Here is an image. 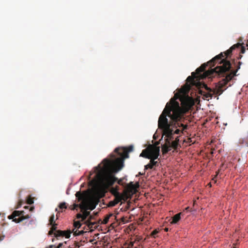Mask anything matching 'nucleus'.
I'll list each match as a JSON object with an SVG mask.
<instances>
[{"instance_id":"f257e3e1","label":"nucleus","mask_w":248,"mask_h":248,"mask_svg":"<svg viewBox=\"0 0 248 248\" xmlns=\"http://www.w3.org/2000/svg\"><path fill=\"white\" fill-rule=\"evenodd\" d=\"M197 78L196 74L194 72L192 73L191 76L187 78L185 86L167 103L159 117L158 126L162 129L163 135L165 136V143L162 146L163 154H167L172 149L176 150L181 147L179 138L184 131L188 128L187 124L182 123L184 115L193 105L192 100L188 96H182V94L187 93L191 86L195 85V78Z\"/></svg>"},{"instance_id":"f03ea898","label":"nucleus","mask_w":248,"mask_h":248,"mask_svg":"<svg viewBox=\"0 0 248 248\" xmlns=\"http://www.w3.org/2000/svg\"><path fill=\"white\" fill-rule=\"evenodd\" d=\"M133 146L127 147H118L115 149V154L110 155V158L103 159V166L99 164L94 168L95 178L91 182L94 193L100 195L114 183L117 181L120 185L123 186V179L118 180L113 173L120 171L124 167V160L129 157L128 153L133 150Z\"/></svg>"},{"instance_id":"7ed1b4c3","label":"nucleus","mask_w":248,"mask_h":248,"mask_svg":"<svg viewBox=\"0 0 248 248\" xmlns=\"http://www.w3.org/2000/svg\"><path fill=\"white\" fill-rule=\"evenodd\" d=\"M219 64H223L220 66H217L214 68H211L207 71L208 76L211 77L215 76H220L225 77L220 80L218 83L217 90L216 91L212 90L211 88L208 87L206 84H204L203 86L205 89L207 91L208 93H204L202 94L203 96L204 99L208 98H212L213 94L211 93L213 92L214 93L216 94L220 95L223 92V89L226 87L228 83L232 79L234 76H236V73L239 69H240V65L241 63H237L238 65L237 66V69L235 70H232V67L231 63H219Z\"/></svg>"},{"instance_id":"20e7f679","label":"nucleus","mask_w":248,"mask_h":248,"mask_svg":"<svg viewBox=\"0 0 248 248\" xmlns=\"http://www.w3.org/2000/svg\"><path fill=\"white\" fill-rule=\"evenodd\" d=\"M243 43H237L226 51L221 52L207 62H235L242 57L246 49Z\"/></svg>"},{"instance_id":"39448f33","label":"nucleus","mask_w":248,"mask_h":248,"mask_svg":"<svg viewBox=\"0 0 248 248\" xmlns=\"http://www.w3.org/2000/svg\"><path fill=\"white\" fill-rule=\"evenodd\" d=\"M76 196L78 199V202H81L79 205V207L81 210L90 209L93 210L95 208V204L91 200L87 199L85 196L80 191L76 193Z\"/></svg>"},{"instance_id":"423d86ee","label":"nucleus","mask_w":248,"mask_h":248,"mask_svg":"<svg viewBox=\"0 0 248 248\" xmlns=\"http://www.w3.org/2000/svg\"><path fill=\"white\" fill-rule=\"evenodd\" d=\"M52 226L51 230L49 231L48 234L49 235H51L54 234V236L58 239L59 237H63L65 236L66 238H68L70 237V234L71 233V232L70 230L67 231H61V230H56L57 224L54 223L53 224L51 225Z\"/></svg>"},{"instance_id":"0eeeda50","label":"nucleus","mask_w":248,"mask_h":248,"mask_svg":"<svg viewBox=\"0 0 248 248\" xmlns=\"http://www.w3.org/2000/svg\"><path fill=\"white\" fill-rule=\"evenodd\" d=\"M24 212L23 211H15L12 214L8 216L9 219H13V221L16 223H19L25 219L30 218L31 216L29 215H24Z\"/></svg>"},{"instance_id":"6e6552de","label":"nucleus","mask_w":248,"mask_h":248,"mask_svg":"<svg viewBox=\"0 0 248 248\" xmlns=\"http://www.w3.org/2000/svg\"><path fill=\"white\" fill-rule=\"evenodd\" d=\"M148 148L149 150L148 156L150 157L149 159H157L159 155V148L150 145Z\"/></svg>"},{"instance_id":"1a4fd4ad","label":"nucleus","mask_w":248,"mask_h":248,"mask_svg":"<svg viewBox=\"0 0 248 248\" xmlns=\"http://www.w3.org/2000/svg\"><path fill=\"white\" fill-rule=\"evenodd\" d=\"M117 195L115 197L113 201H111L108 202V207H113L115 206L117 204H118L119 202L122 201V200H124V196L120 194V193H117Z\"/></svg>"},{"instance_id":"9d476101","label":"nucleus","mask_w":248,"mask_h":248,"mask_svg":"<svg viewBox=\"0 0 248 248\" xmlns=\"http://www.w3.org/2000/svg\"><path fill=\"white\" fill-rule=\"evenodd\" d=\"M150 163L144 166V169L147 170L148 169H152L154 166L158 165V162L155 161L154 159H150Z\"/></svg>"},{"instance_id":"9b49d317","label":"nucleus","mask_w":248,"mask_h":248,"mask_svg":"<svg viewBox=\"0 0 248 248\" xmlns=\"http://www.w3.org/2000/svg\"><path fill=\"white\" fill-rule=\"evenodd\" d=\"M111 217H114V219H116V216L114 215V214H112V213H110L108 215H107L105 217L104 219H103V220L102 222V223L104 224H107L108 223V221L109 219L110 218H111Z\"/></svg>"},{"instance_id":"f8f14e48","label":"nucleus","mask_w":248,"mask_h":248,"mask_svg":"<svg viewBox=\"0 0 248 248\" xmlns=\"http://www.w3.org/2000/svg\"><path fill=\"white\" fill-rule=\"evenodd\" d=\"M183 214V212H181L180 213L177 214L175 215H174L172 217V219L171 222V224H175L177 223L180 219L181 217L180 216Z\"/></svg>"},{"instance_id":"ddd939ff","label":"nucleus","mask_w":248,"mask_h":248,"mask_svg":"<svg viewBox=\"0 0 248 248\" xmlns=\"http://www.w3.org/2000/svg\"><path fill=\"white\" fill-rule=\"evenodd\" d=\"M209 63H203L200 67L198 68L196 71L197 74H200L201 72H203L205 68Z\"/></svg>"},{"instance_id":"4468645a","label":"nucleus","mask_w":248,"mask_h":248,"mask_svg":"<svg viewBox=\"0 0 248 248\" xmlns=\"http://www.w3.org/2000/svg\"><path fill=\"white\" fill-rule=\"evenodd\" d=\"M148 152L149 150L148 148H147L142 151V153L140 154V156H142L148 159L150 158V157L148 156Z\"/></svg>"},{"instance_id":"2eb2a0df","label":"nucleus","mask_w":248,"mask_h":248,"mask_svg":"<svg viewBox=\"0 0 248 248\" xmlns=\"http://www.w3.org/2000/svg\"><path fill=\"white\" fill-rule=\"evenodd\" d=\"M139 186V185L137 183L136 185H134L132 182H131L127 186V187L131 190L136 189Z\"/></svg>"},{"instance_id":"dca6fc26","label":"nucleus","mask_w":248,"mask_h":248,"mask_svg":"<svg viewBox=\"0 0 248 248\" xmlns=\"http://www.w3.org/2000/svg\"><path fill=\"white\" fill-rule=\"evenodd\" d=\"M66 244V242H64L63 243H61L59 244L57 247L55 245H50L47 248H66L65 247Z\"/></svg>"},{"instance_id":"f3484780","label":"nucleus","mask_w":248,"mask_h":248,"mask_svg":"<svg viewBox=\"0 0 248 248\" xmlns=\"http://www.w3.org/2000/svg\"><path fill=\"white\" fill-rule=\"evenodd\" d=\"M87 210L88 209L81 210L82 212L83 220H85L90 215V212L88 211Z\"/></svg>"},{"instance_id":"a211bd4d","label":"nucleus","mask_w":248,"mask_h":248,"mask_svg":"<svg viewBox=\"0 0 248 248\" xmlns=\"http://www.w3.org/2000/svg\"><path fill=\"white\" fill-rule=\"evenodd\" d=\"M70 231L71 232V233L73 232V234L75 236H78L83 233V231H79L77 229L75 230V229H74L72 231Z\"/></svg>"},{"instance_id":"6ab92c4d","label":"nucleus","mask_w":248,"mask_h":248,"mask_svg":"<svg viewBox=\"0 0 248 248\" xmlns=\"http://www.w3.org/2000/svg\"><path fill=\"white\" fill-rule=\"evenodd\" d=\"M118 190H119V186H116V187H112L111 188V193L114 196V197H116V196L117 195V194H116L117 193H119Z\"/></svg>"},{"instance_id":"aec40b11","label":"nucleus","mask_w":248,"mask_h":248,"mask_svg":"<svg viewBox=\"0 0 248 248\" xmlns=\"http://www.w3.org/2000/svg\"><path fill=\"white\" fill-rule=\"evenodd\" d=\"M59 207L62 210L63 209H66L67 208L66 203L64 202H62L59 204Z\"/></svg>"},{"instance_id":"412c9836","label":"nucleus","mask_w":248,"mask_h":248,"mask_svg":"<svg viewBox=\"0 0 248 248\" xmlns=\"http://www.w3.org/2000/svg\"><path fill=\"white\" fill-rule=\"evenodd\" d=\"M239 142H240V143L242 144H248V138L246 139H245V138L240 139L239 140Z\"/></svg>"},{"instance_id":"4be33fe9","label":"nucleus","mask_w":248,"mask_h":248,"mask_svg":"<svg viewBox=\"0 0 248 248\" xmlns=\"http://www.w3.org/2000/svg\"><path fill=\"white\" fill-rule=\"evenodd\" d=\"M159 232V230H157V229H155V230H154L151 233L150 235L154 237V238H155L156 237V235Z\"/></svg>"},{"instance_id":"5701e85b","label":"nucleus","mask_w":248,"mask_h":248,"mask_svg":"<svg viewBox=\"0 0 248 248\" xmlns=\"http://www.w3.org/2000/svg\"><path fill=\"white\" fill-rule=\"evenodd\" d=\"M81 224L80 221H75L74 223V226L75 227L74 229H75L76 228H77V229L81 227Z\"/></svg>"},{"instance_id":"b1692460","label":"nucleus","mask_w":248,"mask_h":248,"mask_svg":"<svg viewBox=\"0 0 248 248\" xmlns=\"http://www.w3.org/2000/svg\"><path fill=\"white\" fill-rule=\"evenodd\" d=\"M27 203L29 204H31L33 203V200L31 197V196H29L27 199Z\"/></svg>"},{"instance_id":"393cba45","label":"nucleus","mask_w":248,"mask_h":248,"mask_svg":"<svg viewBox=\"0 0 248 248\" xmlns=\"http://www.w3.org/2000/svg\"><path fill=\"white\" fill-rule=\"evenodd\" d=\"M79 204L74 203L73 205L70 206L69 208L70 209L73 210L76 209L77 207H79Z\"/></svg>"},{"instance_id":"a878e982","label":"nucleus","mask_w":248,"mask_h":248,"mask_svg":"<svg viewBox=\"0 0 248 248\" xmlns=\"http://www.w3.org/2000/svg\"><path fill=\"white\" fill-rule=\"evenodd\" d=\"M54 219H55V216H54V215H52L50 218H49V224L50 225H52V224H53L55 223V221H54Z\"/></svg>"},{"instance_id":"bb28decb","label":"nucleus","mask_w":248,"mask_h":248,"mask_svg":"<svg viewBox=\"0 0 248 248\" xmlns=\"http://www.w3.org/2000/svg\"><path fill=\"white\" fill-rule=\"evenodd\" d=\"M93 218V217L92 216H90L89 218L86 221L87 224L90 226H92L94 224V223H91L90 222V220Z\"/></svg>"},{"instance_id":"cd10ccee","label":"nucleus","mask_w":248,"mask_h":248,"mask_svg":"<svg viewBox=\"0 0 248 248\" xmlns=\"http://www.w3.org/2000/svg\"><path fill=\"white\" fill-rule=\"evenodd\" d=\"M23 202V201H22L21 200H19V202H18V203H17L16 208H19L22 205Z\"/></svg>"},{"instance_id":"c85d7f7f","label":"nucleus","mask_w":248,"mask_h":248,"mask_svg":"<svg viewBox=\"0 0 248 248\" xmlns=\"http://www.w3.org/2000/svg\"><path fill=\"white\" fill-rule=\"evenodd\" d=\"M77 218H78V219H79V218H81V220L82 221H83L84 220H83V215H82V214H78L77 215Z\"/></svg>"},{"instance_id":"c756f323","label":"nucleus","mask_w":248,"mask_h":248,"mask_svg":"<svg viewBox=\"0 0 248 248\" xmlns=\"http://www.w3.org/2000/svg\"><path fill=\"white\" fill-rule=\"evenodd\" d=\"M219 170H218L217 174L216 175H217L218 174V173H219ZM216 177H217V176H215V177L212 179V180L214 181L215 182V183H216L217 181L216 180Z\"/></svg>"},{"instance_id":"7c9ffc66","label":"nucleus","mask_w":248,"mask_h":248,"mask_svg":"<svg viewBox=\"0 0 248 248\" xmlns=\"http://www.w3.org/2000/svg\"><path fill=\"white\" fill-rule=\"evenodd\" d=\"M75 246H76V247H77V248H79V246L78 245V242H75Z\"/></svg>"},{"instance_id":"2f4dec72","label":"nucleus","mask_w":248,"mask_h":248,"mask_svg":"<svg viewBox=\"0 0 248 248\" xmlns=\"http://www.w3.org/2000/svg\"><path fill=\"white\" fill-rule=\"evenodd\" d=\"M189 207H187L185 208V211H189Z\"/></svg>"},{"instance_id":"473e14b6","label":"nucleus","mask_w":248,"mask_h":248,"mask_svg":"<svg viewBox=\"0 0 248 248\" xmlns=\"http://www.w3.org/2000/svg\"><path fill=\"white\" fill-rule=\"evenodd\" d=\"M33 209H34V207H32L30 208V211H32Z\"/></svg>"},{"instance_id":"72a5a7b5","label":"nucleus","mask_w":248,"mask_h":248,"mask_svg":"<svg viewBox=\"0 0 248 248\" xmlns=\"http://www.w3.org/2000/svg\"><path fill=\"white\" fill-rule=\"evenodd\" d=\"M168 230H169V229H168V228H166L165 229V231L166 232H168Z\"/></svg>"},{"instance_id":"f704fd0d","label":"nucleus","mask_w":248,"mask_h":248,"mask_svg":"<svg viewBox=\"0 0 248 248\" xmlns=\"http://www.w3.org/2000/svg\"><path fill=\"white\" fill-rule=\"evenodd\" d=\"M208 185H209V186H211V183H210L208 184Z\"/></svg>"},{"instance_id":"c9c22d12","label":"nucleus","mask_w":248,"mask_h":248,"mask_svg":"<svg viewBox=\"0 0 248 248\" xmlns=\"http://www.w3.org/2000/svg\"><path fill=\"white\" fill-rule=\"evenodd\" d=\"M28 207V206H25V208H27Z\"/></svg>"},{"instance_id":"e433bc0d","label":"nucleus","mask_w":248,"mask_h":248,"mask_svg":"<svg viewBox=\"0 0 248 248\" xmlns=\"http://www.w3.org/2000/svg\"><path fill=\"white\" fill-rule=\"evenodd\" d=\"M239 41H242V39H239Z\"/></svg>"},{"instance_id":"4c0bfd02","label":"nucleus","mask_w":248,"mask_h":248,"mask_svg":"<svg viewBox=\"0 0 248 248\" xmlns=\"http://www.w3.org/2000/svg\"><path fill=\"white\" fill-rule=\"evenodd\" d=\"M92 175V173H91L90 175L91 176Z\"/></svg>"}]
</instances>
